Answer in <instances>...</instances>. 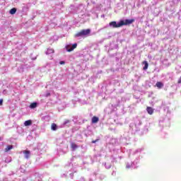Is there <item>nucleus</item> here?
Returning <instances> with one entry per match:
<instances>
[{
    "label": "nucleus",
    "mask_w": 181,
    "mask_h": 181,
    "mask_svg": "<svg viewBox=\"0 0 181 181\" xmlns=\"http://www.w3.org/2000/svg\"><path fill=\"white\" fill-rule=\"evenodd\" d=\"M91 33V30L86 29V30H81L80 32L77 33L75 35V37H81V36H87Z\"/></svg>",
    "instance_id": "f257e3e1"
},
{
    "label": "nucleus",
    "mask_w": 181,
    "mask_h": 181,
    "mask_svg": "<svg viewBox=\"0 0 181 181\" xmlns=\"http://www.w3.org/2000/svg\"><path fill=\"white\" fill-rule=\"evenodd\" d=\"M135 22L134 19L128 20L126 19L124 21H120V24H122V26L127 25H131V23H134Z\"/></svg>",
    "instance_id": "f03ea898"
},
{
    "label": "nucleus",
    "mask_w": 181,
    "mask_h": 181,
    "mask_svg": "<svg viewBox=\"0 0 181 181\" xmlns=\"http://www.w3.org/2000/svg\"><path fill=\"white\" fill-rule=\"evenodd\" d=\"M110 26H112L113 28H121L122 24H121V21L117 24L116 21H112L109 23Z\"/></svg>",
    "instance_id": "7ed1b4c3"
},
{
    "label": "nucleus",
    "mask_w": 181,
    "mask_h": 181,
    "mask_svg": "<svg viewBox=\"0 0 181 181\" xmlns=\"http://www.w3.org/2000/svg\"><path fill=\"white\" fill-rule=\"evenodd\" d=\"M23 153H24L25 159H29V158H30V151H23Z\"/></svg>",
    "instance_id": "20e7f679"
},
{
    "label": "nucleus",
    "mask_w": 181,
    "mask_h": 181,
    "mask_svg": "<svg viewBox=\"0 0 181 181\" xmlns=\"http://www.w3.org/2000/svg\"><path fill=\"white\" fill-rule=\"evenodd\" d=\"M146 111H147L148 114H149V115H152V114H153V108H152L151 107H147Z\"/></svg>",
    "instance_id": "39448f33"
},
{
    "label": "nucleus",
    "mask_w": 181,
    "mask_h": 181,
    "mask_svg": "<svg viewBox=\"0 0 181 181\" xmlns=\"http://www.w3.org/2000/svg\"><path fill=\"white\" fill-rule=\"evenodd\" d=\"M156 87H157L158 88L160 89V88H163V83L160 82V81H158L156 83Z\"/></svg>",
    "instance_id": "423d86ee"
},
{
    "label": "nucleus",
    "mask_w": 181,
    "mask_h": 181,
    "mask_svg": "<svg viewBox=\"0 0 181 181\" xmlns=\"http://www.w3.org/2000/svg\"><path fill=\"white\" fill-rule=\"evenodd\" d=\"M99 119L98 117H97V116H93L92 117V124H97V122H98Z\"/></svg>",
    "instance_id": "0eeeda50"
},
{
    "label": "nucleus",
    "mask_w": 181,
    "mask_h": 181,
    "mask_svg": "<svg viewBox=\"0 0 181 181\" xmlns=\"http://www.w3.org/2000/svg\"><path fill=\"white\" fill-rule=\"evenodd\" d=\"M71 148L72 151H76L77 149V148H78V146H77V144H76V143H71Z\"/></svg>",
    "instance_id": "6e6552de"
},
{
    "label": "nucleus",
    "mask_w": 181,
    "mask_h": 181,
    "mask_svg": "<svg viewBox=\"0 0 181 181\" xmlns=\"http://www.w3.org/2000/svg\"><path fill=\"white\" fill-rule=\"evenodd\" d=\"M51 129L52 131H57V124H56L55 123H52L51 125Z\"/></svg>",
    "instance_id": "1a4fd4ad"
},
{
    "label": "nucleus",
    "mask_w": 181,
    "mask_h": 181,
    "mask_svg": "<svg viewBox=\"0 0 181 181\" xmlns=\"http://www.w3.org/2000/svg\"><path fill=\"white\" fill-rule=\"evenodd\" d=\"M53 53H54V50H53V49H47V52H46V54H53Z\"/></svg>",
    "instance_id": "9d476101"
},
{
    "label": "nucleus",
    "mask_w": 181,
    "mask_h": 181,
    "mask_svg": "<svg viewBox=\"0 0 181 181\" xmlns=\"http://www.w3.org/2000/svg\"><path fill=\"white\" fill-rule=\"evenodd\" d=\"M143 64H144V66L143 69L144 70H147L148 66H149V64H148V62L147 61H144Z\"/></svg>",
    "instance_id": "9b49d317"
},
{
    "label": "nucleus",
    "mask_w": 181,
    "mask_h": 181,
    "mask_svg": "<svg viewBox=\"0 0 181 181\" xmlns=\"http://www.w3.org/2000/svg\"><path fill=\"white\" fill-rule=\"evenodd\" d=\"M25 127H29L32 125V120H27L24 122Z\"/></svg>",
    "instance_id": "f8f14e48"
},
{
    "label": "nucleus",
    "mask_w": 181,
    "mask_h": 181,
    "mask_svg": "<svg viewBox=\"0 0 181 181\" xmlns=\"http://www.w3.org/2000/svg\"><path fill=\"white\" fill-rule=\"evenodd\" d=\"M11 149H13V146L12 145L7 146V147L5 148V152H9Z\"/></svg>",
    "instance_id": "ddd939ff"
},
{
    "label": "nucleus",
    "mask_w": 181,
    "mask_h": 181,
    "mask_svg": "<svg viewBox=\"0 0 181 181\" xmlns=\"http://www.w3.org/2000/svg\"><path fill=\"white\" fill-rule=\"evenodd\" d=\"M9 13L11 15H15L16 13V8H13L10 10Z\"/></svg>",
    "instance_id": "4468645a"
},
{
    "label": "nucleus",
    "mask_w": 181,
    "mask_h": 181,
    "mask_svg": "<svg viewBox=\"0 0 181 181\" xmlns=\"http://www.w3.org/2000/svg\"><path fill=\"white\" fill-rule=\"evenodd\" d=\"M37 107V103H33L30 105V108H36Z\"/></svg>",
    "instance_id": "2eb2a0df"
},
{
    "label": "nucleus",
    "mask_w": 181,
    "mask_h": 181,
    "mask_svg": "<svg viewBox=\"0 0 181 181\" xmlns=\"http://www.w3.org/2000/svg\"><path fill=\"white\" fill-rule=\"evenodd\" d=\"M77 47V44L75 43L71 46V50H74V49H76Z\"/></svg>",
    "instance_id": "dca6fc26"
},
{
    "label": "nucleus",
    "mask_w": 181,
    "mask_h": 181,
    "mask_svg": "<svg viewBox=\"0 0 181 181\" xmlns=\"http://www.w3.org/2000/svg\"><path fill=\"white\" fill-rule=\"evenodd\" d=\"M98 141H100V139H97L95 140H93L92 144H95V142H98Z\"/></svg>",
    "instance_id": "f3484780"
},
{
    "label": "nucleus",
    "mask_w": 181,
    "mask_h": 181,
    "mask_svg": "<svg viewBox=\"0 0 181 181\" xmlns=\"http://www.w3.org/2000/svg\"><path fill=\"white\" fill-rule=\"evenodd\" d=\"M74 49H71V47L70 48H69V47H67V52H73Z\"/></svg>",
    "instance_id": "a211bd4d"
},
{
    "label": "nucleus",
    "mask_w": 181,
    "mask_h": 181,
    "mask_svg": "<svg viewBox=\"0 0 181 181\" xmlns=\"http://www.w3.org/2000/svg\"><path fill=\"white\" fill-rule=\"evenodd\" d=\"M4 104V99H0V105H3Z\"/></svg>",
    "instance_id": "6ab92c4d"
},
{
    "label": "nucleus",
    "mask_w": 181,
    "mask_h": 181,
    "mask_svg": "<svg viewBox=\"0 0 181 181\" xmlns=\"http://www.w3.org/2000/svg\"><path fill=\"white\" fill-rule=\"evenodd\" d=\"M70 122V120L67 119L64 122V124L66 125V124H69Z\"/></svg>",
    "instance_id": "aec40b11"
},
{
    "label": "nucleus",
    "mask_w": 181,
    "mask_h": 181,
    "mask_svg": "<svg viewBox=\"0 0 181 181\" xmlns=\"http://www.w3.org/2000/svg\"><path fill=\"white\" fill-rule=\"evenodd\" d=\"M66 64V62L64 61H61L59 62V64Z\"/></svg>",
    "instance_id": "412c9836"
},
{
    "label": "nucleus",
    "mask_w": 181,
    "mask_h": 181,
    "mask_svg": "<svg viewBox=\"0 0 181 181\" xmlns=\"http://www.w3.org/2000/svg\"><path fill=\"white\" fill-rule=\"evenodd\" d=\"M177 83H178V84H181V77L178 79Z\"/></svg>",
    "instance_id": "4be33fe9"
},
{
    "label": "nucleus",
    "mask_w": 181,
    "mask_h": 181,
    "mask_svg": "<svg viewBox=\"0 0 181 181\" xmlns=\"http://www.w3.org/2000/svg\"><path fill=\"white\" fill-rule=\"evenodd\" d=\"M49 95H50V93L47 94V97H49Z\"/></svg>",
    "instance_id": "5701e85b"
}]
</instances>
